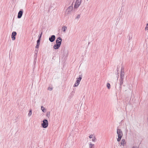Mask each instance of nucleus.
Wrapping results in <instances>:
<instances>
[{
    "label": "nucleus",
    "mask_w": 148,
    "mask_h": 148,
    "mask_svg": "<svg viewBox=\"0 0 148 148\" xmlns=\"http://www.w3.org/2000/svg\"><path fill=\"white\" fill-rule=\"evenodd\" d=\"M16 35V32H13L12 34L11 37L12 40H14L15 39V36Z\"/></svg>",
    "instance_id": "obj_9"
},
{
    "label": "nucleus",
    "mask_w": 148,
    "mask_h": 148,
    "mask_svg": "<svg viewBox=\"0 0 148 148\" xmlns=\"http://www.w3.org/2000/svg\"><path fill=\"white\" fill-rule=\"evenodd\" d=\"M50 112H47V116L49 117L50 116Z\"/></svg>",
    "instance_id": "obj_22"
},
{
    "label": "nucleus",
    "mask_w": 148,
    "mask_h": 148,
    "mask_svg": "<svg viewBox=\"0 0 148 148\" xmlns=\"http://www.w3.org/2000/svg\"><path fill=\"white\" fill-rule=\"evenodd\" d=\"M132 148H134V147H133Z\"/></svg>",
    "instance_id": "obj_31"
},
{
    "label": "nucleus",
    "mask_w": 148,
    "mask_h": 148,
    "mask_svg": "<svg viewBox=\"0 0 148 148\" xmlns=\"http://www.w3.org/2000/svg\"><path fill=\"white\" fill-rule=\"evenodd\" d=\"M53 88L51 87H49L48 88V90H49L50 91H51L52 90Z\"/></svg>",
    "instance_id": "obj_23"
},
{
    "label": "nucleus",
    "mask_w": 148,
    "mask_h": 148,
    "mask_svg": "<svg viewBox=\"0 0 148 148\" xmlns=\"http://www.w3.org/2000/svg\"><path fill=\"white\" fill-rule=\"evenodd\" d=\"M117 133L118 135V137H122L123 136V134L121 130V129H117Z\"/></svg>",
    "instance_id": "obj_6"
},
{
    "label": "nucleus",
    "mask_w": 148,
    "mask_h": 148,
    "mask_svg": "<svg viewBox=\"0 0 148 148\" xmlns=\"http://www.w3.org/2000/svg\"><path fill=\"white\" fill-rule=\"evenodd\" d=\"M48 121L47 119H44L43 121V123L42 124V126L44 128H46L48 126Z\"/></svg>",
    "instance_id": "obj_3"
},
{
    "label": "nucleus",
    "mask_w": 148,
    "mask_h": 148,
    "mask_svg": "<svg viewBox=\"0 0 148 148\" xmlns=\"http://www.w3.org/2000/svg\"><path fill=\"white\" fill-rule=\"evenodd\" d=\"M122 137H118V138H117V140L118 142H119L120 141Z\"/></svg>",
    "instance_id": "obj_21"
},
{
    "label": "nucleus",
    "mask_w": 148,
    "mask_h": 148,
    "mask_svg": "<svg viewBox=\"0 0 148 148\" xmlns=\"http://www.w3.org/2000/svg\"><path fill=\"white\" fill-rule=\"evenodd\" d=\"M73 3H72L71 5L70 6L66 9L65 13V16H67L68 15L70 14L71 13V12L73 10Z\"/></svg>",
    "instance_id": "obj_2"
},
{
    "label": "nucleus",
    "mask_w": 148,
    "mask_h": 148,
    "mask_svg": "<svg viewBox=\"0 0 148 148\" xmlns=\"http://www.w3.org/2000/svg\"><path fill=\"white\" fill-rule=\"evenodd\" d=\"M82 79V77L81 75H79V78H77V79L76 81V82L74 84V86L76 87L79 84V82Z\"/></svg>",
    "instance_id": "obj_4"
},
{
    "label": "nucleus",
    "mask_w": 148,
    "mask_h": 148,
    "mask_svg": "<svg viewBox=\"0 0 148 148\" xmlns=\"http://www.w3.org/2000/svg\"><path fill=\"white\" fill-rule=\"evenodd\" d=\"M62 41V39L60 37H58L56 40V43L59 45H61Z\"/></svg>",
    "instance_id": "obj_7"
},
{
    "label": "nucleus",
    "mask_w": 148,
    "mask_h": 148,
    "mask_svg": "<svg viewBox=\"0 0 148 148\" xmlns=\"http://www.w3.org/2000/svg\"><path fill=\"white\" fill-rule=\"evenodd\" d=\"M42 32L40 34V35H41V36H42Z\"/></svg>",
    "instance_id": "obj_28"
},
{
    "label": "nucleus",
    "mask_w": 148,
    "mask_h": 148,
    "mask_svg": "<svg viewBox=\"0 0 148 148\" xmlns=\"http://www.w3.org/2000/svg\"><path fill=\"white\" fill-rule=\"evenodd\" d=\"M130 40V37H129V40Z\"/></svg>",
    "instance_id": "obj_29"
},
{
    "label": "nucleus",
    "mask_w": 148,
    "mask_h": 148,
    "mask_svg": "<svg viewBox=\"0 0 148 148\" xmlns=\"http://www.w3.org/2000/svg\"><path fill=\"white\" fill-rule=\"evenodd\" d=\"M95 146L94 144H92L91 143H90L89 144V147L90 148L92 147L94 148Z\"/></svg>",
    "instance_id": "obj_15"
},
{
    "label": "nucleus",
    "mask_w": 148,
    "mask_h": 148,
    "mask_svg": "<svg viewBox=\"0 0 148 148\" xmlns=\"http://www.w3.org/2000/svg\"><path fill=\"white\" fill-rule=\"evenodd\" d=\"M92 148V147H91V148Z\"/></svg>",
    "instance_id": "obj_30"
},
{
    "label": "nucleus",
    "mask_w": 148,
    "mask_h": 148,
    "mask_svg": "<svg viewBox=\"0 0 148 148\" xmlns=\"http://www.w3.org/2000/svg\"><path fill=\"white\" fill-rule=\"evenodd\" d=\"M32 109H30L29 110V113L28 114V116L29 117H30L32 115Z\"/></svg>",
    "instance_id": "obj_16"
},
{
    "label": "nucleus",
    "mask_w": 148,
    "mask_h": 148,
    "mask_svg": "<svg viewBox=\"0 0 148 148\" xmlns=\"http://www.w3.org/2000/svg\"><path fill=\"white\" fill-rule=\"evenodd\" d=\"M67 29V27L65 26H64L62 27V30L64 32H65L66 31Z\"/></svg>",
    "instance_id": "obj_12"
},
{
    "label": "nucleus",
    "mask_w": 148,
    "mask_h": 148,
    "mask_svg": "<svg viewBox=\"0 0 148 148\" xmlns=\"http://www.w3.org/2000/svg\"><path fill=\"white\" fill-rule=\"evenodd\" d=\"M145 30H148V23L147 24L146 27L145 29Z\"/></svg>",
    "instance_id": "obj_24"
},
{
    "label": "nucleus",
    "mask_w": 148,
    "mask_h": 148,
    "mask_svg": "<svg viewBox=\"0 0 148 148\" xmlns=\"http://www.w3.org/2000/svg\"><path fill=\"white\" fill-rule=\"evenodd\" d=\"M40 39H38L37 41V43L38 44H40Z\"/></svg>",
    "instance_id": "obj_20"
},
{
    "label": "nucleus",
    "mask_w": 148,
    "mask_h": 148,
    "mask_svg": "<svg viewBox=\"0 0 148 148\" xmlns=\"http://www.w3.org/2000/svg\"><path fill=\"white\" fill-rule=\"evenodd\" d=\"M40 44H37V45L36 46V48H38L39 47Z\"/></svg>",
    "instance_id": "obj_26"
},
{
    "label": "nucleus",
    "mask_w": 148,
    "mask_h": 148,
    "mask_svg": "<svg viewBox=\"0 0 148 148\" xmlns=\"http://www.w3.org/2000/svg\"><path fill=\"white\" fill-rule=\"evenodd\" d=\"M126 142H125L124 139H122L121 142V145L124 146V145L125 144Z\"/></svg>",
    "instance_id": "obj_13"
},
{
    "label": "nucleus",
    "mask_w": 148,
    "mask_h": 148,
    "mask_svg": "<svg viewBox=\"0 0 148 148\" xmlns=\"http://www.w3.org/2000/svg\"><path fill=\"white\" fill-rule=\"evenodd\" d=\"M38 37H39L38 39H41V35H40V36L39 35V36H38Z\"/></svg>",
    "instance_id": "obj_27"
},
{
    "label": "nucleus",
    "mask_w": 148,
    "mask_h": 148,
    "mask_svg": "<svg viewBox=\"0 0 148 148\" xmlns=\"http://www.w3.org/2000/svg\"><path fill=\"white\" fill-rule=\"evenodd\" d=\"M60 45L56 43V44L54 45L53 48L55 49H58L60 47Z\"/></svg>",
    "instance_id": "obj_11"
},
{
    "label": "nucleus",
    "mask_w": 148,
    "mask_h": 148,
    "mask_svg": "<svg viewBox=\"0 0 148 148\" xmlns=\"http://www.w3.org/2000/svg\"><path fill=\"white\" fill-rule=\"evenodd\" d=\"M41 109L42 111L44 112H46V110L43 106H41Z\"/></svg>",
    "instance_id": "obj_14"
},
{
    "label": "nucleus",
    "mask_w": 148,
    "mask_h": 148,
    "mask_svg": "<svg viewBox=\"0 0 148 148\" xmlns=\"http://www.w3.org/2000/svg\"><path fill=\"white\" fill-rule=\"evenodd\" d=\"M92 142H95L97 141V139H96V138H95V136H94L92 138Z\"/></svg>",
    "instance_id": "obj_17"
},
{
    "label": "nucleus",
    "mask_w": 148,
    "mask_h": 148,
    "mask_svg": "<svg viewBox=\"0 0 148 148\" xmlns=\"http://www.w3.org/2000/svg\"><path fill=\"white\" fill-rule=\"evenodd\" d=\"M107 86L108 89H110V85L109 83H107Z\"/></svg>",
    "instance_id": "obj_18"
},
{
    "label": "nucleus",
    "mask_w": 148,
    "mask_h": 148,
    "mask_svg": "<svg viewBox=\"0 0 148 148\" xmlns=\"http://www.w3.org/2000/svg\"><path fill=\"white\" fill-rule=\"evenodd\" d=\"M80 14H78L76 17H75V19H78L80 18Z\"/></svg>",
    "instance_id": "obj_19"
},
{
    "label": "nucleus",
    "mask_w": 148,
    "mask_h": 148,
    "mask_svg": "<svg viewBox=\"0 0 148 148\" xmlns=\"http://www.w3.org/2000/svg\"><path fill=\"white\" fill-rule=\"evenodd\" d=\"M56 38V36L54 35H53L51 36L49 38V40L51 42H53Z\"/></svg>",
    "instance_id": "obj_10"
},
{
    "label": "nucleus",
    "mask_w": 148,
    "mask_h": 148,
    "mask_svg": "<svg viewBox=\"0 0 148 148\" xmlns=\"http://www.w3.org/2000/svg\"><path fill=\"white\" fill-rule=\"evenodd\" d=\"M23 13V11L22 9L20 10L18 12V15L17 17L18 18H20L22 17Z\"/></svg>",
    "instance_id": "obj_8"
},
{
    "label": "nucleus",
    "mask_w": 148,
    "mask_h": 148,
    "mask_svg": "<svg viewBox=\"0 0 148 148\" xmlns=\"http://www.w3.org/2000/svg\"><path fill=\"white\" fill-rule=\"evenodd\" d=\"M94 136L93 135L91 134L89 136V137L90 138H92Z\"/></svg>",
    "instance_id": "obj_25"
},
{
    "label": "nucleus",
    "mask_w": 148,
    "mask_h": 148,
    "mask_svg": "<svg viewBox=\"0 0 148 148\" xmlns=\"http://www.w3.org/2000/svg\"><path fill=\"white\" fill-rule=\"evenodd\" d=\"M82 2V0H77L74 5V8H77L80 6Z\"/></svg>",
    "instance_id": "obj_5"
},
{
    "label": "nucleus",
    "mask_w": 148,
    "mask_h": 148,
    "mask_svg": "<svg viewBox=\"0 0 148 148\" xmlns=\"http://www.w3.org/2000/svg\"><path fill=\"white\" fill-rule=\"evenodd\" d=\"M124 70L123 67L122 66L121 67V71L120 73V78L119 80L120 82V85L121 86L123 83V80L124 79Z\"/></svg>",
    "instance_id": "obj_1"
}]
</instances>
